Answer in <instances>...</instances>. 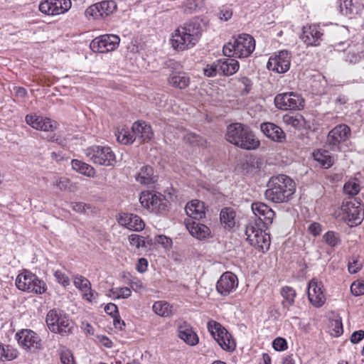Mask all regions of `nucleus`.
Masks as SVG:
<instances>
[{
	"label": "nucleus",
	"instance_id": "1",
	"mask_svg": "<svg viewBox=\"0 0 364 364\" xmlns=\"http://www.w3.org/2000/svg\"><path fill=\"white\" fill-rule=\"evenodd\" d=\"M203 33L200 22L192 19L177 27L171 33L169 43L176 51H184L193 48L199 41Z\"/></svg>",
	"mask_w": 364,
	"mask_h": 364
},
{
	"label": "nucleus",
	"instance_id": "2",
	"mask_svg": "<svg viewBox=\"0 0 364 364\" xmlns=\"http://www.w3.org/2000/svg\"><path fill=\"white\" fill-rule=\"evenodd\" d=\"M268 189L265 191L267 200L273 203H284L295 191L294 182L286 175L272 176L268 183Z\"/></svg>",
	"mask_w": 364,
	"mask_h": 364
},
{
	"label": "nucleus",
	"instance_id": "3",
	"mask_svg": "<svg viewBox=\"0 0 364 364\" xmlns=\"http://www.w3.org/2000/svg\"><path fill=\"white\" fill-rule=\"evenodd\" d=\"M226 139L230 143L246 150L255 149L259 141L253 132L241 123H233L228 126Z\"/></svg>",
	"mask_w": 364,
	"mask_h": 364
},
{
	"label": "nucleus",
	"instance_id": "4",
	"mask_svg": "<svg viewBox=\"0 0 364 364\" xmlns=\"http://www.w3.org/2000/svg\"><path fill=\"white\" fill-rule=\"evenodd\" d=\"M255 41L254 38L247 33L240 34L233 41H230L223 46V54L227 57L238 58H247L255 50Z\"/></svg>",
	"mask_w": 364,
	"mask_h": 364
},
{
	"label": "nucleus",
	"instance_id": "5",
	"mask_svg": "<svg viewBox=\"0 0 364 364\" xmlns=\"http://www.w3.org/2000/svg\"><path fill=\"white\" fill-rule=\"evenodd\" d=\"M335 216L336 219L347 223L349 226H356L363 220V207L355 198L345 200L341 208L335 213Z\"/></svg>",
	"mask_w": 364,
	"mask_h": 364
},
{
	"label": "nucleus",
	"instance_id": "6",
	"mask_svg": "<svg viewBox=\"0 0 364 364\" xmlns=\"http://www.w3.org/2000/svg\"><path fill=\"white\" fill-rule=\"evenodd\" d=\"M46 323L51 332L61 336L72 333L74 329L72 320L63 311L58 309H51L48 312Z\"/></svg>",
	"mask_w": 364,
	"mask_h": 364
},
{
	"label": "nucleus",
	"instance_id": "7",
	"mask_svg": "<svg viewBox=\"0 0 364 364\" xmlns=\"http://www.w3.org/2000/svg\"><path fill=\"white\" fill-rule=\"evenodd\" d=\"M16 286L19 290L37 294H41L47 289L46 283L28 270L18 274L16 279Z\"/></svg>",
	"mask_w": 364,
	"mask_h": 364
},
{
	"label": "nucleus",
	"instance_id": "8",
	"mask_svg": "<svg viewBox=\"0 0 364 364\" xmlns=\"http://www.w3.org/2000/svg\"><path fill=\"white\" fill-rule=\"evenodd\" d=\"M85 156L92 163L101 166H114L116 156L113 151L109 146H92L84 151Z\"/></svg>",
	"mask_w": 364,
	"mask_h": 364
},
{
	"label": "nucleus",
	"instance_id": "9",
	"mask_svg": "<svg viewBox=\"0 0 364 364\" xmlns=\"http://www.w3.org/2000/svg\"><path fill=\"white\" fill-rule=\"evenodd\" d=\"M139 201L143 208L150 212L159 214L166 210L168 201L165 196L156 191H142Z\"/></svg>",
	"mask_w": 364,
	"mask_h": 364
},
{
	"label": "nucleus",
	"instance_id": "10",
	"mask_svg": "<svg viewBox=\"0 0 364 364\" xmlns=\"http://www.w3.org/2000/svg\"><path fill=\"white\" fill-rule=\"evenodd\" d=\"M247 240L255 249L262 252L267 251L270 246V237L257 224L250 223L245 230Z\"/></svg>",
	"mask_w": 364,
	"mask_h": 364
},
{
	"label": "nucleus",
	"instance_id": "11",
	"mask_svg": "<svg viewBox=\"0 0 364 364\" xmlns=\"http://www.w3.org/2000/svg\"><path fill=\"white\" fill-rule=\"evenodd\" d=\"M350 127L341 124L332 129L327 136L326 143L332 151H341V144L348 141L350 136Z\"/></svg>",
	"mask_w": 364,
	"mask_h": 364
},
{
	"label": "nucleus",
	"instance_id": "12",
	"mask_svg": "<svg viewBox=\"0 0 364 364\" xmlns=\"http://www.w3.org/2000/svg\"><path fill=\"white\" fill-rule=\"evenodd\" d=\"M120 38L114 34H105L93 39L90 44V49L95 53H108L117 49L119 46Z\"/></svg>",
	"mask_w": 364,
	"mask_h": 364
},
{
	"label": "nucleus",
	"instance_id": "13",
	"mask_svg": "<svg viewBox=\"0 0 364 364\" xmlns=\"http://www.w3.org/2000/svg\"><path fill=\"white\" fill-rule=\"evenodd\" d=\"M277 107L280 109H300L304 106L302 97L295 92H284L278 94L274 98Z\"/></svg>",
	"mask_w": 364,
	"mask_h": 364
},
{
	"label": "nucleus",
	"instance_id": "14",
	"mask_svg": "<svg viewBox=\"0 0 364 364\" xmlns=\"http://www.w3.org/2000/svg\"><path fill=\"white\" fill-rule=\"evenodd\" d=\"M117 9V4L112 0L102 1L89 6L85 11L87 18L98 19L106 17Z\"/></svg>",
	"mask_w": 364,
	"mask_h": 364
},
{
	"label": "nucleus",
	"instance_id": "15",
	"mask_svg": "<svg viewBox=\"0 0 364 364\" xmlns=\"http://www.w3.org/2000/svg\"><path fill=\"white\" fill-rule=\"evenodd\" d=\"M71 4L70 0H43L38 8L43 14L55 16L67 12Z\"/></svg>",
	"mask_w": 364,
	"mask_h": 364
},
{
	"label": "nucleus",
	"instance_id": "16",
	"mask_svg": "<svg viewBox=\"0 0 364 364\" xmlns=\"http://www.w3.org/2000/svg\"><path fill=\"white\" fill-rule=\"evenodd\" d=\"M290 64L291 54L287 50H281L269 58L267 68L277 73H284L289 70Z\"/></svg>",
	"mask_w": 364,
	"mask_h": 364
},
{
	"label": "nucleus",
	"instance_id": "17",
	"mask_svg": "<svg viewBox=\"0 0 364 364\" xmlns=\"http://www.w3.org/2000/svg\"><path fill=\"white\" fill-rule=\"evenodd\" d=\"M323 30L318 24H311L302 28L301 40L307 46H318L323 40Z\"/></svg>",
	"mask_w": 364,
	"mask_h": 364
},
{
	"label": "nucleus",
	"instance_id": "18",
	"mask_svg": "<svg viewBox=\"0 0 364 364\" xmlns=\"http://www.w3.org/2000/svg\"><path fill=\"white\" fill-rule=\"evenodd\" d=\"M308 298L314 307L319 308L325 304L326 295L321 282L313 279L309 282Z\"/></svg>",
	"mask_w": 364,
	"mask_h": 364
},
{
	"label": "nucleus",
	"instance_id": "19",
	"mask_svg": "<svg viewBox=\"0 0 364 364\" xmlns=\"http://www.w3.org/2000/svg\"><path fill=\"white\" fill-rule=\"evenodd\" d=\"M25 120L32 128L43 132H53L58 127L57 122L36 114H28Z\"/></svg>",
	"mask_w": 364,
	"mask_h": 364
},
{
	"label": "nucleus",
	"instance_id": "20",
	"mask_svg": "<svg viewBox=\"0 0 364 364\" xmlns=\"http://www.w3.org/2000/svg\"><path fill=\"white\" fill-rule=\"evenodd\" d=\"M237 286L238 279L237 276L232 272H226L218 279L216 289L220 294L227 296L235 290Z\"/></svg>",
	"mask_w": 364,
	"mask_h": 364
},
{
	"label": "nucleus",
	"instance_id": "21",
	"mask_svg": "<svg viewBox=\"0 0 364 364\" xmlns=\"http://www.w3.org/2000/svg\"><path fill=\"white\" fill-rule=\"evenodd\" d=\"M18 344L25 349H38L41 347V339L32 330L23 329L16 335Z\"/></svg>",
	"mask_w": 364,
	"mask_h": 364
},
{
	"label": "nucleus",
	"instance_id": "22",
	"mask_svg": "<svg viewBox=\"0 0 364 364\" xmlns=\"http://www.w3.org/2000/svg\"><path fill=\"white\" fill-rule=\"evenodd\" d=\"M346 45H347V50H345V48H337L338 50L345 51L344 60L346 62L355 65L364 60V50L356 44H350L348 42H340L335 47L344 46Z\"/></svg>",
	"mask_w": 364,
	"mask_h": 364
},
{
	"label": "nucleus",
	"instance_id": "23",
	"mask_svg": "<svg viewBox=\"0 0 364 364\" xmlns=\"http://www.w3.org/2000/svg\"><path fill=\"white\" fill-rule=\"evenodd\" d=\"M252 210L255 215L258 218L264 227H268L272 223L274 212L266 204L260 202H255L252 204Z\"/></svg>",
	"mask_w": 364,
	"mask_h": 364
},
{
	"label": "nucleus",
	"instance_id": "24",
	"mask_svg": "<svg viewBox=\"0 0 364 364\" xmlns=\"http://www.w3.org/2000/svg\"><path fill=\"white\" fill-rule=\"evenodd\" d=\"M118 223L119 225L133 231H141L145 227L142 219L132 213H123L119 214Z\"/></svg>",
	"mask_w": 364,
	"mask_h": 364
},
{
	"label": "nucleus",
	"instance_id": "25",
	"mask_svg": "<svg viewBox=\"0 0 364 364\" xmlns=\"http://www.w3.org/2000/svg\"><path fill=\"white\" fill-rule=\"evenodd\" d=\"M185 224L190 234L198 240H205L211 237L210 228L204 224L196 222L192 219L186 220Z\"/></svg>",
	"mask_w": 364,
	"mask_h": 364
},
{
	"label": "nucleus",
	"instance_id": "26",
	"mask_svg": "<svg viewBox=\"0 0 364 364\" xmlns=\"http://www.w3.org/2000/svg\"><path fill=\"white\" fill-rule=\"evenodd\" d=\"M178 336L186 344L192 346L198 344L199 341L197 333L186 321H182L178 325Z\"/></svg>",
	"mask_w": 364,
	"mask_h": 364
},
{
	"label": "nucleus",
	"instance_id": "27",
	"mask_svg": "<svg viewBox=\"0 0 364 364\" xmlns=\"http://www.w3.org/2000/svg\"><path fill=\"white\" fill-rule=\"evenodd\" d=\"M261 131L265 136L277 142H283L286 134L279 126L271 122H264L260 125Z\"/></svg>",
	"mask_w": 364,
	"mask_h": 364
},
{
	"label": "nucleus",
	"instance_id": "28",
	"mask_svg": "<svg viewBox=\"0 0 364 364\" xmlns=\"http://www.w3.org/2000/svg\"><path fill=\"white\" fill-rule=\"evenodd\" d=\"M132 129L135 139L139 138L143 141H146L150 140L154 136L151 126L145 122L139 121L134 122L132 127Z\"/></svg>",
	"mask_w": 364,
	"mask_h": 364
},
{
	"label": "nucleus",
	"instance_id": "29",
	"mask_svg": "<svg viewBox=\"0 0 364 364\" xmlns=\"http://www.w3.org/2000/svg\"><path fill=\"white\" fill-rule=\"evenodd\" d=\"M204 203L198 200H193L188 203L185 207V211L189 219L199 220L205 216Z\"/></svg>",
	"mask_w": 364,
	"mask_h": 364
},
{
	"label": "nucleus",
	"instance_id": "30",
	"mask_svg": "<svg viewBox=\"0 0 364 364\" xmlns=\"http://www.w3.org/2000/svg\"><path fill=\"white\" fill-rule=\"evenodd\" d=\"M218 66H219L220 74L230 76L239 70L240 64L237 60L229 57L218 60Z\"/></svg>",
	"mask_w": 364,
	"mask_h": 364
},
{
	"label": "nucleus",
	"instance_id": "31",
	"mask_svg": "<svg viewBox=\"0 0 364 364\" xmlns=\"http://www.w3.org/2000/svg\"><path fill=\"white\" fill-rule=\"evenodd\" d=\"M73 283L75 287L83 293V298L91 301L94 298V292L92 290L90 282L83 276L75 275L73 277Z\"/></svg>",
	"mask_w": 364,
	"mask_h": 364
},
{
	"label": "nucleus",
	"instance_id": "32",
	"mask_svg": "<svg viewBox=\"0 0 364 364\" xmlns=\"http://www.w3.org/2000/svg\"><path fill=\"white\" fill-rule=\"evenodd\" d=\"M337 4L340 13L350 18L358 14L360 10V5L353 0H338Z\"/></svg>",
	"mask_w": 364,
	"mask_h": 364
},
{
	"label": "nucleus",
	"instance_id": "33",
	"mask_svg": "<svg viewBox=\"0 0 364 364\" xmlns=\"http://www.w3.org/2000/svg\"><path fill=\"white\" fill-rule=\"evenodd\" d=\"M168 82L170 85L182 90L185 89L189 85L190 78L186 73L173 71L169 75Z\"/></svg>",
	"mask_w": 364,
	"mask_h": 364
},
{
	"label": "nucleus",
	"instance_id": "34",
	"mask_svg": "<svg viewBox=\"0 0 364 364\" xmlns=\"http://www.w3.org/2000/svg\"><path fill=\"white\" fill-rule=\"evenodd\" d=\"M313 157L324 168L331 167L334 163L333 157L328 151L325 149H318L314 151Z\"/></svg>",
	"mask_w": 364,
	"mask_h": 364
},
{
	"label": "nucleus",
	"instance_id": "35",
	"mask_svg": "<svg viewBox=\"0 0 364 364\" xmlns=\"http://www.w3.org/2000/svg\"><path fill=\"white\" fill-rule=\"evenodd\" d=\"M136 181L141 184L150 185L155 182L154 170L149 166H144L141 168L135 176Z\"/></svg>",
	"mask_w": 364,
	"mask_h": 364
},
{
	"label": "nucleus",
	"instance_id": "36",
	"mask_svg": "<svg viewBox=\"0 0 364 364\" xmlns=\"http://www.w3.org/2000/svg\"><path fill=\"white\" fill-rule=\"evenodd\" d=\"M280 294L283 298L282 304L284 309L289 310L294 304L296 296V290L289 286H284L281 289Z\"/></svg>",
	"mask_w": 364,
	"mask_h": 364
},
{
	"label": "nucleus",
	"instance_id": "37",
	"mask_svg": "<svg viewBox=\"0 0 364 364\" xmlns=\"http://www.w3.org/2000/svg\"><path fill=\"white\" fill-rule=\"evenodd\" d=\"M71 165L73 170L87 177L94 178L96 175L95 168L82 161L73 159L71 161Z\"/></svg>",
	"mask_w": 364,
	"mask_h": 364
},
{
	"label": "nucleus",
	"instance_id": "38",
	"mask_svg": "<svg viewBox=\"0 0 364 364\" xmlns=\"http://www.w3.org/2000/svg\"><path fill=\"white\" fill-rule=\"evenodd\" d=\"M220 220L225 228L231 229L235 225V212L231 208H224L220 211Z\"/></svg>",
	"mask_w": 364,
	"mask_h": 364
},
{
	"label": "nucleus",
	"instance_id": "39",
	"mask_svg": "<svg viewBox=\"0 0 364 364\" xmlns=\"http://www.w3.org/2000/svg\"><path fill=\"white\" fill-rule=\"evenodd\" d=\"M115 136L119 143L125 145L131 144L135 141L132 129L126 126L118 128L115 132Z\"/></svg>",
	"mask_w": 364,
	"mask_h": 364
},
{
	"label": "nucleus",
	"instance_id": "40",
	"mask_svg": "<svg viewBox=\"0 0 364 364\" xmlns=\"http://www.w3.org/2000/svg\"><path fill=\"white\" fill-rule=\"evenodd\" d=\"M152 309L155 314L162 317H168L173 314V306L166 301H156Z\"/></svg>",
	"mask_w": 364,
	"mask_h": 364
},
{
	"label": "nucleus",
	"instance_id": "41",
	"mask_svg": "<svg viewBox=\"0 0 364 364\" xmlns=\"http://www.w3.org/2000/svg\"><path fill=\"white\" fill-rule=\"evenodd\" d=\"M283 122L286 125L296 129H300L304 125V118L300 114H286L283 116Z\"/></svg>",
	"mask_w": 364,
	"mask_h": 364
},
{
	"label": "nucleus",
	"instance_id": "42",
	"mask_svg": "<svg viewBox=\"0 0 364 364\" xmlns=\"http://www.w3.org/2000/svg\"><path fill=\"white\" fill-rule=\"evenodd\" d=\"M17 356L18 351L15 348L0 343V362L13 360Z\"/></svg>",
	"mask_w": 364,
	"mask_h": 364
},
{
	"label": "nucleus",
	"instance_id": "43",
	"mask_svg": "<svg viewBox=\"0 0 364 364\" xmlns=\"http://www.w3.org/2000/svg\"><path fill=\"white\" fill-rule=\"evenodd\" d=\"M216 341L223 350L227 351H233L236 346L234 339L228 331H225V334H222Z\"/></svg>",
	"mask_w": 364,
	"mask_h": 364
},
{
	"label": "nucleus",
	"instance_id": "44",
	"mask_svg": "<svg viewBox=\"0 0 364 364\" xmlns=\"http://www.w3.org/2000/svg\"><path fill=\"white\" fill-rule=\"evenodd\" d=\"M328 328L331 336L334 337L341 336L343 332L341 318L336 316L335 318L330 319Z\"/></svg>",
	"mask_w": 364,
	"mask_h": 364
},
{
	"label": "nucleus",
	"instance_id": "45",
	"mask_svg": "<svg viewBox=\"0 0 364 364\" xmlns=\"http://www.w3.org/2000/svg\"><path fill=\"white\" fill-rule=\"evenodd\" d=\"M207 328L211 336L216 341L222 334H225L227 330L218 322L211 320L208 322Z\"/></svg>",
	"mask_w": 364,
	"mask_h": 364
},
{
	"label": "nucleus",
	"instance_id": "46",
	"mask_svg": "<svg viewBox=\"0 0 364 364\" xmlns=\"http://www.w3.org/2000/svg\"><path fill=\"white\" fill-rule=\"evenodd\" d=\"M132 294L131 289L128 287L112 288L109 291L108 296L112 299H127Z\"/></svg>",
	"mask_w": 364,
	"mask_h": 364
},
{
	"label": "nucleus",
	"instance_id": "47",
	"mask_svg": "<svg viewBox=\"0 0 364 364\" xmlns=\"http://www.w3.org/2000/svg\"><path fill=\"white\" fill-rule=\"evenodd\" d=\"M360 190V186L357 179H352L346 182L343 186L346 194L353 196L357 195Z\"/></svg>",
	"mask_w": 364,
	"mask_h": 364
},
{
	"label": "nucleus",
	"instance_id": "48",
	"mask_svg": "<svg viewBox=\"0 0 364 364\" xmlns=\"http://www.w3.org/2000/svg\"><path fill=\"white\" fill-rule=\"evenodd\" d=\"M323 241L329 246L333 247L340 242V238L335 232L328 231L323 236Z\"/></svg>",
	"mask_w": 364,
	"mask_h": 364
},
{
	"label": "nucleus",
	"instance_id": "49",
	"mask_svg": "<svg viewBox=\"0 0 364 364\" xmlns=\"http://www.w3.org/2000/svg\"><path fill=\"white\" fill-rule=\"evenodd\" d=\"M129 242L132 247H134L137 249L146 247L144 237L136 234H132L129 235Z\"/></svg>",
	"mask_w": 364,
	"mask_h": 364
},
{
	"label": "nucleus",
	"instance_id": "50",
	"mask_svg": "<svg viewBox=\"0 0 364 364\" xmlns=\"http://www.w3.org/2000/svg\"><path fill=\"white\" fill-rule=\"evenodd\" d=\"M185 139L193 146H202L205 142L201 136L193 133L187 134Z\"/></svg>",
	"mask_w": 364,
	"mask_h": 364
},
{
	"label": "nucleus",
	"instance_id": "51",
	"mask_svg": "<svg viewBox=\"0 0 364 364\" xmlns=\"http://www.w3.org/2000/svg\"><path fill=\"white\" fill-rule=\"evenodd\" d=\"M232 16V11L229 6H222L218 13V17L224 21L230 20Z\"/></svg>",
	"mask_w": 364,
	"mask_h": 364
},
{
	"label": "nucleus",
	"instance_id": "52",
	"mask_svg": "<svg viewBox=\"0 0 364 364\" xmlns=\"http://www.w3.org/2000/svg\"><path fill=\"white\" fill-rule=\"evenodd\" d=\"M350 291L355 296L364 294V281L354 282L350 286Z\"/></svg>",
	"mask_w": 364,
	"mask_h": 364
},
{
	"label": "nucleus",
	"instance_id": "53",
	"mask_svg": "<svg viewBox=\"0 0 364 364\" xmlns=\"http://www.w3.org/2000/svg\"><path fill=\"white\" fill-rule=\"evenodd\" d=\"M60 356L63 364H75V360L70 350L68 349L61 350Z\"/></svg>",
	"mask_w": 364,
	"mask_h": 364
},
{
	"label": "nucleus",
	"instance_id": "54",
	"mask_svg": "<svg viewBox=\"0 0 364 364\" xmlns=\"http://www.w3.org/2000/svg\"><path fill=\"white\" fill-rule=\"evenodd\" d=\"M204 75L207 77H214L217 73H220L218 60L211 65H208L203 70Z\"/></svg>",
	"mask_w": 364,
	"mask_h": 364
},
{
	"label": "nucleus",
	"instance_id": "55",
	"mask_svg": "<svg viewBox=\"0 0 364 364\" xmlns=\"http://www.w3.org/2000/svg\"><path fill=\"white\" fill-rule=\"evenodd\" d=\"M272 346L277 351H283L287 348V343L284 338L278 337L273 341Z\"/></svg>",
	"mask_w": 364,
	"mask_h": 364
},
{
	"label": "nucleus",
	"instance_id": "56",
	"mask_svg": "<svg viewBox=\"0 0 364 364\" xmlns=\"http://www.w3.org/2000/svg\"><path fill=\"white\" fill-rule=\"evenodd\" d=\"M155 242L161 245L164 248L169 249L172 247V240L166 235H157L155 237Z\"/></svg>",
	"mask_w": 364,
	"mask_h": 364
},
{
	"label": "nucleus",
	"instance_id": "57",
	"mask_svg": "<svg viewBox=\"0 0 364 364\" xmlns=\"http://www.w3.org/2000/svg\"><path fill=\"white\" fill-rule=\"evenodd\" d=\"M70 184L69 178L66 177H59L54 181V185L60 191H65L68 188Z\"/></svg>",
	"mask_w": 364,
	"mask_h": 364
},
{
	"label": "nucleus",
	"instance_id": "58",
	"mask_svg": "<svg viewBox=\"0 0 364 364\" xmlns=\"http://www.w3.org/2000/svg\"><path fill=\"white\" fill-rule=\"evenodd\" d=\"M54 276L58 283L64 287H67L70 284V279L65 273L61 271H55Z\"/></svg>",
	"mask_w": 364,
	"mask_h": 364
},
{
	"label": "nucleus",
	"instance_id": "59",
	"mask_svg": "<svg viewBox=\"0 0 364 364\" xmlns=\"http://www.w3.org/2000/svg\"><path fill=\"white\" fill-rule=\"evenodd\" d=\"M362 267V264L356 259L353 258L348 263V271L350 274L357 273Z\"/></svg>",
	"mask_w": 364,
	"mask_h": 364
},
{
	"label": "nucleus",
	"instance_id": "60",
	"mask_svg": "<svg viewBox=\"0 0 364 364\" xmlns=\"http://www.w3.org/2000/svg\"><path fill=\"white\" fill-rule=\"evenodd\" d=\"M105 311L112 318H115L119 314L118 307L113 303L107 304L105 307Z\"/></svg>",
	"mask_w": 364,
	"mask_h": 364
},
{
	"label": "nucleus",
	"instance_id": "61",
	"mask_svg": "<svg viewBox=\"0 0 364 364\" xmlns=\"http://www.w3.org/2000/svg\"><path fill=\"white\" fill-rule=\"evenodd\" d=\"M321 230V225L318 223H312L308 228V231L314 236L319 235Z\"/></svg>",
	"mask_w": 364,
	"mask_h": 364
},
{
	"label": "nucleus",
	"instance_id": "62",
	"mask_svg": "<svg viewBox=\"0 0 364 364\" xmlns=\"http://www.w3.org/2000/svg\"><path fill=\"white\" fill-rule=\"evenodd\" d=\"M148 268V261L145 258H140L136 264V269L140 273H144Z\"/></svg>",
	"mask_w": 364,
	"mask_h": 364
},
{
	"label": "nucleus",
	"instance_id": "63",
	"mask_svg": "<svg viewBox=\"0 0 364 364\" xmlns=\"http://www.w3.org/2000/svg\"><path fill=\"white\" fill-rule=\"evenodd\" d=\"M364 338V331L359 330L352 333L350 336V342L353 343H358Z\"/></svg>",
	"mask_w": 364,
	"mask_h": 364
},
{
	"label": "nucleus",
	"instance_id": "64",
	"mask_svg": "<svg viewBox=\"0 0 364 364\" xmlns=\"http://www.w3.org/2000/svg\"><path fill=\"white\" fill-rule=\"evenodd\" d=\"M130 289L136 292H139L144 289V285L141 280L134 279L130 282Z\"/></svg>",
	"mask_w": 364,
	"mask_h": 364
}]
</instances>
